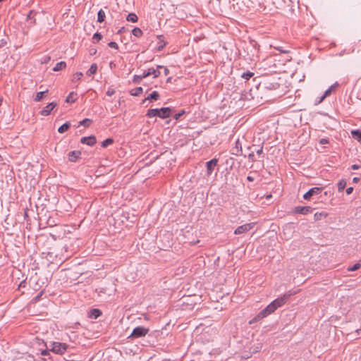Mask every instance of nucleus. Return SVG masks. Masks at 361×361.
Returning a JSON list of instances; mask_svg holds the SVG:
<instances>
[{
    "label": "nucleus",
    "instance_id": "1",
    "mask_svg": "<svg viewBox=\"0 0 361 361\" xmlns=\"http://www.w3.org/2000/svg\"><path fill=\"white\" fill-rule=\"evenodd\" d=\"M298 292V291L289 290L287 293H286L283 296L274 300L269 304V305L271 307L272 310L274 312L278 307H280L283 305H284L291 295L296 294Z\"/></svg>",
    "mask_w": 361,
    "mask_h": 361
},
{
    "label": "nucleus",
    "instance_id": "2",
    "mask_svg": "<svg viewBox=\"0 0 361 361\" xmlns=\"http://www.w3.org/2000/svg\"><path fill=\"white\" fill-rule=\"evenodd\" d=\"M149 332V329L144 326H137L135 328L130 335L129 338H140L145 336Z\"/></svg>",
    "mask_w": 361,
    "mask_h": 361
},
{
    "label": "nucleus",
    "instance_id": "3",
    "mask_svg": "<svg viewBox=\"0 0 361 361\" xmlns=\"http://www.w3.org/2000/svg\"><path fill=\"white\" fill-rule=\"evenodd\" d=\"M68 345L66 343L54 342L51 350L56 354L62 355L66 351Z\"/></svg>",
    "mask_w": 361,
    "mask_h": 361
},
{
    "label": "nucleus",
    "instance_id": "4",
    "mask_svg": "<svg viewBox=\"0 0 361 361\" xmlns=\"http://www.w3.org/2000/svg\"><path fill=\"white\" fill-rule=\"evenodd\" d=\"M255 223H248L238 226L234 231L235 235L243 234L253 228Z\"/></svg>",
    "mask_w": 361,
    "mask_h": 361
},
{
    "label": "nucleus",
    "instance_id": "5",
    "mask_svg": "<svg viewBox=\"0 0 361 361\" xmlns=\"http://www.w3.org/2000/svg\"><path fill=\"white\" fill-rule=\"evenodd\" d=\"M55 228L49 231V235L54 239L56 240L62 236L63 234V231L61 226H59L57 224H54Z\"/></svg>",
    "mask_w": 361,
    "mask_h": 361
},
{
    "label": "nucleus",
    "instance_id": "6",
    "mask_svg": "<svg viewBox=\"0 0 361 361\" xmlns=\"http://www.w3.org/2000/svg\"><path fill=\"white\" fill-rule=\"evenodd\" d=\"M273 312L274 310H272L271 307L269 305L256 315V317L254 318V320H260Z\"/></svg>",
    "mask_w": 361,
    "mask_h": 361
},
{
    "label": "nucleus",
    "instance_id": "7",
    "mask_svg": "<svg viewBox=\"0 0 361 361\" xmlns=\"http://www.w3.org/2000/svg\"><path fill=\"white\" fill-rule=\"evenodd\" d=\"M97 142L96 137L94 135H91L89 137H83L80 140V142L82 144H85L89 146H93Z\"/></svg>",
    "mask_w": 361,
    "mask_h": 361
},
{
    "label": "nucleus",
    "instance_id": "8",
    "mask_svg": "<svg viewBox=\"0 0 361 361\" xmlns=\"http://www.w3.org/2000/svg\"><path fill=\"white\" fill-rule=\"evenodd\" d=\"M322 188H313L309 190L306 193L304 194L303 198L305 200H310V197L314 194H319L321 192Z\"/></svg>",
    "mask_w": 361,
    "mask_h": 361
},
{
    "label": "nucleus",
    "instance_id": "9",
    "mask_svg": "<svg viewBox=\"0 0 361 361\" xmlns=\"http://www.w3.org/2000/svg\"><path fill=\"white\" fill-rule=\"evenodd\" d=\"M218 159H212V160L207 162V174L210 175L214 167L217 165Z\"/></svg>",
    "mask_w": 361,
    "mask_h": 361
},
{
    "label": "nucleus",
    "instance_id": "10",
    "mask_svg": "<svg viewBox=\"0 0 361 361\" xmlns=\"http://www.w3.org/2000/svg\"><path fill=\"white\" fill-rule=\"evenodd\" d=\"M295 213L298 214H307L312 212V208L308 206L302 207V206H298L294 209Z\"/></svg>",
    "mask_w": 361,
    "mask_h": 361
},
{
    "label": "nucleus",
    "instance_id": "11",
    "mask_svg": "<svg viewBox=\"0 0 361 361\" xmlns=\"http://www.w3.org/2000/svg\"><path fill=\"white\" fill-rule=\"evenodd\" d=\"M243 153L242 144L239 140L235 142V146L232 150V154L236 156H240Z\"/></svg>",
    "mask_w": 361,
    "mask_h": 361
},
{
    "label": "nucleus",
    "instance_id": "12",
    "mask_svg": "<svg viewBox=\"0 0 361 361\" xmlns=\"http://www.w3.org/2000/svg\"><path fill=\"white\" fill-rule=\"evenodd\" d=\"M159 117L161 118H166L170 116L171 109L169 107H164L159 109Z\"/></svg>",
    "mask_w": 361,
    "mask_h": 361
},
{
    "label": "nucleus",
    "instance_id": "13",
    "mask_svg": "<svg viewBox=\"0 0 361 361\" xmlns=\"http://www.w3.org/2000/svg\"><path fill=\"white\" fill-rule=\"evenodd\" d=\"M81 155L80 151H72L68 154V159L70 161L75 162Z\"/></svg>",
    "mask_w": 361,
    "mask_h": 361
},
{
    "label": "nucleus",
    "instance_id": "14",
    "mask_svg": "<svg viewBox=\"0 0 361 361\" xmlns=\"http://www.w3.org/2000/svg\"><path fill=\"white\" fill-rule=\"evenodd\" d=\"M159 98V94L157 91L152 92L147 98H145L142 103L144 104L147 100H157Z\"/></svg>",
    "mask_w": 361,
    "mask_h": 361
},
{
    "label": "nucleus",
    "instance_id": "15",
    "mask_svg": "<svg viewBox=\"0 0 361 361\" xmlns=\"http://www.w3.org/2000/svg\"><path fill=\"white\" fill-rule=\"evenodd\" d=\"M157 39H159L157 51H161L164 49V47L166 46V43L164 40L163 35H158Z\"/></svg>",
    "mask_w": 361,
    "mask_h": 361
},
{
    "label": "nucleus",
    "instance_id": "16",
    "mask_svg": "<svg viewBox=\"0 0 361 361\" xmlns=\"http://www.w3.org/2000/svg\"><path fill=\"white\" fill-rule=\"evenodd\" d=\"M66 67V63L64 61H60L57 63L55 66L52 68L53 71H59L64 69Z\"/></svg>",
    "mask_w": 361,
    "mask_h": 361
},
{
    "label": "nucleus",
    "instance_id": "17",
    "mask_svg": "<svg viewBox=\"0 0 361 361\" xmlns=\"http://www.w3.org/2000/svg\"><path fill=\"white\" fill-rule=\"evenodd\" d=\"M351 134L354 139L357 140L359 142L361 143V130H353L351 131Z\"/></svg>",
    "mask_w": 361,
    "mask_h": 361
},
{
    "label": "nucleus",
    "instance_id": "18",
    "mask_svg": "<svg viewBox=\"0 0 361 361\" xmlns=\"http://www.w3.org/2000/svg\"><path fill=\"white\" fill-rule=\"evenodd\" d=\"M159 112L158 109H149L147 113V116L152 118L154 116H159Z\"/></svg>",
    "mask_w": 361,
    "mask_h": 361
},
{
    "label": "nucleus",
    "instance_id": "19",
    "mask_svg": "<svg viewBox=\"0 0 361 361\" xmlns=\"http://www.w3.org/2000/svg\"><path fill=\"white\" fill-rule=\"evenodd\" d=\"M76 99H77V94L74 92H72L66 97V102L68 103H73V102H75Z\"/></svg>",
    "mask_w": 361,
    "mask_h": 361
},
{
    "label": "nucleus",
    "instance_id": "20",
    "mask_svg": "<svg viewBox=\"0 0 361 361\" xmlns=\"http://www.w3.org/2000/svg\"><path fill=\"white\" fill-rule=\"evenodd\" d=\"M126 20L129 22H131V23H136L137 22L138 20V18L137 16V15L134 13H130L127 17H126Z\"/></svg>",
    "mask_w": 361,
    "mask_h": 361
},
{
    "label": "nucleus",
    "instance_id": "21",
    "mask_svg": "<svg viewBox=\"0 0 361 361\" xmlns=\"http://www.w3.org/2000/svg\"><path fill=\"white\" fill-rule=\"evenodd\" d=\"M143 91L142 87H138L130 90V93L132 96L137 97L140 95Z\"/></svg>",
    "mask_w": 361,
    "mask_h": 361
},
{
    "label": "nucleus",
    "instance_id": "22",
    "mask_svg": "<svg viewBox=\"0 0 361 361\" xmlns=\"http://www.w3.org/2000/svg\"><path fill=\"white\" fill-rule=\"evenodd\" d=\"M70 126V123L66 122L59 128L58 132L60 133H63L69 129Z\"/></svg>",
    "mask_w": 361,
    "mask_h": 361
},
{
    "label": "nucleus",
    "instance_id": "23",
    "mask_svg": "<svg viewBox=\"0 0 361 361\" xmlns=\"http://www.w3.org/2000/svg\"><path fill=\"white\" fill-rule=\"evenodd\" d=\"M97 71V66L96 63H92L89 68V70L87 72V74L88 75H92L93 74H95Z\"/></svg>",
    "mask_w": 361,
    "mask_h": 361
},
{
    "label": "nucleus",
    "instance_id": "24",
    "mask_svg": "<svg viewBox=\"0 0 361 361\" xmlns=\"http://www.w3.org/2000/svg\"><path fill=\"white\" fill-rule=\"evenodd\" d=\"M105 17V12L102 9H100L97 13V21L99 23L103 22L104 20Z\"/></svg>",
    "mask_w": 361,
    "mask_h": 361
},
{
    "label": "nucleus",
    "instance_id": "25",
    "mask_svg": "<svg viewBox=\"0 0 361 361\" xmlns=\"http://www.w3.org/2000/svg\"><path fill=\"white\" fill-rule=\"evenodd\" d=\"M334 87V85L331 86L328 90H326L324 92V94H323V96L319 99L318 103H321L326 97H328L329 95H330L331 92V90Z\"/></svg>",
    "mask_w": 361,
    "mask_h": 361
},
{
    "label": "nucleus",
    "instance_id": "26",
    "mask_svg": "<svg viewBox=\"0 0 361 361\" xmlns=\"http://www.w3.org/2000/svg\"><path fill=\"white\" fill-rule=\"evenodd\" d=\"M132 34L137 37H140L142 35L143 32L140 28L135 27L132 30Z\"/></svg>",
    "mask_w": 361,
    "mask_h": 361
},
{
    "label": "nucleus",
    "instance_id": "27",
    "mask_svg": "<svg viewBox=\"0 0 361 361\" xmlns=\"http://www.w3.org/2000/svg\"><path fill=\"white\" fill-rule=\"evenodd\" d=\"M346 186V181L343 179L341 180L338 183V190L341 192Z\"/></svg>",
    "mask_w": 361,
    "mask_h": 361
},
{
    "label": "nucleus",
    "instance_id": "28",
    "mask_svg": "<svg viewBox=\"0 0 361 361\" xmlns=\"http://www.w3.org/2000/svg\"><path fill=\"white\" fill-rule=\"evenodd\" d=\"M114 142V139H112V138H107V139H106L105 140H104L102 142V147H106L109 145L113 144Z\"/></svg>",
    "mask_w": 361,
    "mask_h": 361
},
{
    "label": "nucleus",
    "instance_id": "29",
    "mask_svg": "<svg viewBox=\"0 0 361 361\" xmlns=\"http://www.w3.org/2000/svg\"><path fill=\"white\" fill-rule=\"evenodd\" d=\"M150 75H153L154 78H158L160 75V71L159 70H155L153 68L148 69Z\"/></svg>",
    "mask_w": 361,
    "mask_h": 361
},
{
    "label": "nucleus",
    "instance_id": "30",
    "mask_svg": "<svg viewBox=\"0 0 361 361\" xmlns=\"http://www.w3.org/2000/svg\"><path fill=\"white\" fill-rule=\"evenodd\" d=\"M56 106V103L51 102L47 105V115L49 114L51 111L54 109V107Z\"/></svg>",
    "mask_w": 361,
    "mask_h": 361
},
{
    "label": "nucleus",
    "instance_id": "31",
    "mask_svg": "<svg viewBox=\"0 0 361 361\" xmlns=\"http://www.w3.org/2000/svg\"><path fill=\"white\" fill-rule=\"evenodd\" d=\"M92 123V120L89 118H85L84 120L80 122V124L84 126L85 127H89Z\"/></svg>",
    "mask_w": 361,
    "mask_h": 361
},
{
    "label": "nucleus",
    "instance_id": "32",
    "mask_svg": "<svg viewBox=\"0 0 361 361\" xmlns=\"http://www.w3.org/2000/svg\"><path fill=\"white\" fill-rule=\"evenodd\" d=\"M360 267H361V264L360 263H356L353 266L348 267V271H354L357 270Z\"/></svg>",
    "mask_w": 361,
    "mask_h": 361
},
{
    "label": "nucleus",
    "instance_id": "33",
    "mask_svg": "<svg viewBox=\"0 0 361 361\" xmlns=\"http://www.w3.org/2000/svg\"><path fill=\"white\" fill-rule=\"evenodd\" d=\"M92 317L97 319L101 314V312L98 309H93L91 311Z\"/></svg>",
    "mask_w": 361,
    "mask_h": 361
},
{
    "label": "nucleus",
    "instance_id": "34",
    "mask_svg": "<svg viewBox=\"0 0 361 361\" xmlns=\"http://www.w3.org/2000/svg\"><path fill=\"white\" fill-rule=\"evenodd\" d=\"M327 216L326 214L325 213H319V212H317L314 214V219L316 221H318V220H320L322 217H326Z\"/></svg>",
    "mask_w": 361,
    "mask_h": 361
},
{
    "label": "nucleus",
    "instance_id": "35",
    "mask_svg": "<svg viewBox=\"0 0 361 361\" xmlns=\"http://www.w3.org/2000/svg\"><path fill=\"white\" fill-rule=\"evenodd\" d=\"M44 93L45 92L44 91H40L39 92H38L35 97V101H40L43 98Z\"/></svg>",
    "mask_w": 361,
    "mask_h": 361
},
{
    "label": "nucleus",
    "instance_id": "36",
    "mask_svg": "<svg viewBox=\"0 0 361 361\" xmlns=\"http://www.w3.org/2000/svg\"><path fill=\"white\" fill-rule=\"evenodd\" d=\"M142 78H143V77H142V75H135L133 76V82L135 84H138L141 82Z\"/></svg>",
    "mask_w": 361,
    "mask_h": 361
},
{
    "label": "nucleus",
    "instance_id": "37",
    "mask_svg": "<svg viewBox=\"0 0 361 361\" xmlns=\"http://www.w3.org/2000/svg\"><path fill=\"white\" fill-rule=\"evenodd\" d=\"M82 76V73L81 72H78L73 75V81L75 82L77 80H80L81 77Z\"/></svg>",
    "mask_w": 361,
    "mask_h": 361
},
{
    "label": "nucleus",
    "instance_id": "38",
    "mask_svg": "<svg viewBox=\"0 0 361 361\" xmlns=\"http://www.w3.org/2000/svg\"><path fill=\"white\" fill-rule=\"evenodd\" d=\"M253 75V73L248 71L247 73H243L242 75V78H245V80H249Z\"/></svg>",
    "mask_w": 361,
    "mask_h": 361
},
{
    "label": "nucleus",
    "instance_id": "39",
    "mask_svg": "<svg viewBox=\"0 0 361 361\" xmlns=\"http://www.w3.org/2000/svg\"><path fill=\"white\" fill-rule=\"evenodd\" d=\"M49 255L50 256L51 258L52 257V255L49 252L47 253V257H48ZM47 261H49L50 262V264H55L56 266L59 264V262L58 260H56V262H54V259L51 260H49L48 259V257H47Z\"/></svg>",
    "mask_w": 361,
    "mask_h": 361
},
{
    "label": "nucleus",
    "instance_id": "40",
    "mask_svg": "<svg viewBox=\"0 0 361 361\" xmlns=\"http://www.w3.org/2000/svg\"><path fill=\"white\" fill-rule=\"evenodd\" d=\"M108 46L111 48H114V49H118V46L116 42H111L108 44Z\"/></svg>",
    "mask_w": 361,
    "mask_h": 361
},
{
    "label": "nucleus",
    "instance_id": "41",
    "mask_svg": "<svg viewBox=\"0 0 361 361\" xmlns=\"http://www.w3.org/2000/svg\"><path fill=\"white\" fill-rule=\"evenodd\" d=\"M102 38V35L99 32H97L93 35V39H97V41H99Z\"/></svg>",
    "mask_w": 361,
    "mask_h": 361
},
{
    "label": "nucleus",
    "instance_id": "42",
    "mask_svg": "<svg viewBox=\"0 0 361 361\" xmlns=\"http://www.w3.org/2000/svg\"><path fill=\"white\" fill-rule=\"evenodd\" d=\"M43 293H44V290H41V291H40V293H39L37 296H35V298L33 299V300H34L35 302H37V301H39V300H40V298H41V296L42 295Z\"/></svg>",
    "mask_w": 361,
    "mask_h": 361
},
{
    "label": "nucleus",
    "instance_id": "43",
    "mask_svg": "<svg viewBox=\"0 0 361 361\" xmlns=\"http://www.w3.org/2000/svg\"><path fill=\"white\" fill-rule=\"evenodd\" d=\"M184 114H185V111H184V110H183V111H181L180 113L175 114V116H174V118H175L176 120H178V119H179V118H180L182 115H183Z\"/></svg>",
    "mask_w": 361,
    "mask_h": 361
},
{
    "label": "nucleus",
    "instance_id": "44",
    "mask_svg": "<svg viewBox=\"0 0 361 361\" xmlns=\"http://www.w3.org/2000/svg\"><path fill=\"white\" fill-rule=\"evenodd\" d=\"M115 94V90L114 89L109 88L106 92V95L108 96H112Z\"/></svg>",
    "mask_w": 361,
    "mask_h": 361
},
{
    "label": "nucleus",
    "instance_id": "45",
    "mask_svg": "<svg viewBox=\"0 0 361 361\" xmlns=\"http://www.w3.org/2000/svg\"><path fill=\"white\" fill-rule=\"evenodd\" d=\"M353 187H349V188H348L346 189V194H347V195H350V194H351V193H352V192H353Z\"/></svg>",
    "mask_w": 361,
    "mask_h": 361
},
{
    "label": "nucleus",
    "instance_id": "46",
    "mask_svg": "<svg viewBox=\"0 0 361 361\" xmlns=\"http://www.w3.org/2000/svg\"><path fill=\"white\" fill-rule=\"evenodd\" d=\"M149 75H150V73L148 70L147 72L143 73V74L142 75V77H143V78H145L148 77Z\"/></svg>",
    "mask_w": 361,
    "mask_h": 361
},
{
    "label": "nucleus",
    "instance_id": "47",
    "mask_svg": "<svg viewBox=\"0 0 361 361\" xmlns=\"http://www.w3.org/2000/svg\"><path fill=\"white\" fill-rule=\"evenodd\" d=\"M360 168V166L357 165V164H353V165L351 166V169H352L353 170H357V169H359Z\"/></svg>",
    "mask_w": 361,
    "mask_h": 361
},
{
    "label": "nucleus",
    "instance_id": "48",
    "mask_svg": "<svg viewBox=\"0 0 361 361\" xmlns=\"http://www.w3.org/2000/svg\"><path fill=\"white\" fill-rule=\"evenodd\" d=\"M53 223H54V221H50V219H49L47 221V225H48L49 226H50V227H51V228L54 226H53Z\"/></svg>",
    "mask_w": 361,
    "mask_h": 361
},
{
    "label": "nucleus",
    "instance_id": "49",
    "mask_svg": "<svg viewBox=\"0 0 361 361\" xmlns=\"http://www.w3.org/2000/svg\"><path fill=\"white\" fill-rule=\"evenodd\" d=\"M96 53H97V49H91L90 50V55H94V54H96Z\"/></svg>",
    "mask_w": 361,
    "mask_h": 361
},
{
    "label": "nucleus",
    "instance_id": "50",
    "mask_svg": "<svg viewBox=\"0 0 361 361\" xmlns=\"http://www.w3.org/2000/svg\"><path fill=\"white\" fill-rule=\"evenodd\" d=\"M320 143L324 145V144H326L328 143V140L325 139V138H323L320 140Z\"/></svg>",
    "mask_w": 361,
    "mask_h": 361
},
{
    "label": "nucleus",
    "instance_id": "51",
    "mask_svg": "<svg viewBox=\"0 0 361 361\" xmlns=\"http://www.w3.org/2000/svg\"><path fill=\"white\" fill-rule=\"evenodd\" d=\"M36 344H37V345H40V343H39V339L37 337L35 338V342L33 343V345H36Z\"/></svg>",
    "mask_w": 361,
    "mask_h": 361
},
{
    "label": "nucleus",
    "instance_id": "52",
    "mask_svg": "<svg viewBox=\"0 0 361 361\" xmlns=\"http://www.w3.org/2000/svg\"><path fill=\"white\" fill-rule=\"evenodd\" d=\"M39 350L40 351V354L44 356L45 355V349L39 348Z\"/></svg>",
    "mask_w": 361,
    "mask_h": 361
},
{
    "label": "nucleus",
    "instance_id": "53",
    "mask_svg": "<svg viewBox=\"0 0 361 361\" xmlns=\"http://www.w3.org/2000/svg\"><path fill=\"white\" fill-rule=\"evenodd\" d=\"M276 49L277 50H279L280 52H283V53H288V51L283 50L281 47H276Z\"/></svg>",
    "mask_w": 361,
    "mask_h": 361
},
{
    "label": "nucleus",
    "instance_id": "54",
    "mask_svg": "<svg viewBox=\"0 0 361 361\" xmlns=\"http://www.w3.org/2000/svg\"><path fill=\"white\" fill-rule=\"evenodd\" d=\"M247 180L250 182H252L254 180V178L252 176H247Z\"/></svg>",
    "mask_w": 361,
    "mask_h": 361
},
{
    "label": "nucleus",
    "instance_id": "55",
    "mask_svg": "<svg viewBox=\"0 0 361 361\" xmlns=\"http://www.w3.org/2000/svg\"><path fill=\"white\" fill-rule=\"evenodd\" d=\"M164 69V75H169V70L166 67H165Z\"/></svg>",
    "mask_w": 361,
    "mask_h": 361
},
{
    "label": "nucleus",
    "instance_id": "56",
    "mask_svg": "<svg viewBox=\"0 0 361 361\" xmlns=\"http://www.w3.org/2000/svg\"><path fill=\"white\" fill-rule=\"evenodd\" d=\"M359 180H360V178H357V177H355V178H353V181L354 183H357Z\"/></svg>",
    "mask_w": 361,
    "mask_h": 361
},
{
    "label": "nucleus",
    "instance_id": "57",
    "mask_svg": "<svg viewBox=\"0 0 361 361\" xmlns=\"http://www.w3.org/2000/svg\"><path fill=\"white\" fill-rule=\"evenodd\" d=\"M262 153V147H260V149L257 150V154H261Z\"/></svg>",
    "mask_w": 361,
    "mask_h": 361
},
{
    "label": "nucleus",
    "instance_id": "58",
    "mask_svg": "<svg viewBox=\"0 0 361 361\" xmlns=\"http://www.w3.org/2000/svg\"><path fill=\"white\" fill-rule=\"evenodd\" d=\"M261 348H262L261 345L257 346V348H255V352H258L261 349Z\"/></svg>",
    "mask_w": 361,
    "mask_h": 361
},
{
    "label": "nucleus",
    "instance_id": "59",
    "mask_svg": "<svg viewBox=\"0 0 361 361\" xmlns=\"http://www.w3.org/2000/svg\"><path fill=\"white\" fill-rule=\"evenodd\" d=\"M57 202H58L57 198H56V197H54V198H53V204H56V203Z\"/></svg>",
    "mask_w": 361,
    "mask_h": 361
},
{
    "label": "nucleus",
    "instance_id": "60",
    "mask_svg": "<svg viewBox=\"0 0 361 361\" xmlns=\"http://www.w3.org/2000/svg\"><path fill=\"white\" fill-rule=\"evenodd\" d=\"M164 68L165 67L164 66H161V65L157 66V68H159V69Z\"/></svg>",
    "mask_w": 361,
    "mask_h": 361
},
{
    "label": "nucleus",
    "instance_id": "61",
    "mask_svg": "<svg viewBox=\"0 0 361 361\" xmlns=\"http://www.w3.org/2000/svg\"><path fill=\"white\" fill-rule=\"evenodd\" d=\"M44 113H45V108H44V109H42L41 110V114H42V115H44Z\"/></svg>",
    "mask_w": 361,
    "mask_h": 361
},
{
    "label": "nucleus",
    "instance_id": "62",
    "mask_svg": "<svg viewBox=\"0 0 361 361\" xmlns=\"http://www.w3.org/2000/svg\"><path fill=\"white\" fill-rule=\"evenodd\" d=\"M32 14V11H30V13L27 15V18H30Z\"/></svg>",
    "mask_w": 361,
    "mask_h": 361
},
{
    "label": "nucleus",
    "instance_id": "63",
    "mask_svg": "<svg viewBox=\"0 0 361 361\" xmlns=\"http://www.w3.org/2000/svg\"><path fill=\"white\" fill-rule=\"evenodd\" d=\"M171 78H169L166 80V82H171Z\"/></svg>",
    "mask_w": 361,
    "mask_h": 361
},
{
    "label": "nucleus",
    "instance_id": "64",
    "mask_svg": "<svg viewBox=\"0 0 361 361\" xmlns=\"http://www.w3.org/2000/svg\"><path fill=\"white\" fill-rule=\"evenodd\" d=\"M254 156L253 153L249 154V157L251 158Z\"/></svg>",
    "mask_w": 361,
    "mask_h": 361
}]
</instances>
